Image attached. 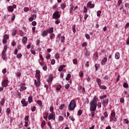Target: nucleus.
<instances>
[{
	"instance_id": "f257e3e1",
	"label": "nucleus",
	"mask_w": 129,
	"mask_h": 129,
	"mask_svg": "<svg viewBox=\"0 0 129 129\" xmlns=\"http://www.w3.org/2000/svg\"><path fill=\"white\" fill-rule=\"evenodd\" d=\"M97 101H98V98L95 96L93 100L90 102V110L92 118L94 117V114H95V110H96V107H97Z\"/></svg>"
},
{
	"instance_id": "f03ea898",
	"label": "nucleus",
	"mask_w": 129,
	"mask_h": 129,
	"mask_svg": "<svg viewBox=\"0 0 129 129\" xmlns=\"http://www.w3.org/2000/svg\"><path fill=\"white\" fill-rule=\"evenodd\" d=\"M75 107H76V102L74 100H72L68 106V109L69 110L72 111L74 110Z\"/></svg>"
},
{
	"instance_id": "7ed1b4c3",
	"label": "nucleus",
	"mask_w": 129,
	"mask_h": 129,
	"mask_svg": "<svg viewBox=\"0 0 129 129\" xmlns=\"http://www.w3.org/2000/svg\"><path fill=\"white\" fill-rule=\"evenodd\" d=\"M59 18H60L59 12L56 11L52 15V19H59Z\"/></svg>"
},
{
	"instance_id": "20e7f679",
	"label": "nucleus",
	"mask_w": 129,
	"mask_h": 129,
	"mask_svg": "<svg viewBox=\"0 0 129 129\" xmlns=\"http://www.w3.org/2000/svg\"><path fill=\"white\" fill-rule=\"evenodd\" d=\"M48 119L49 120H51V119L55 120V112H52L49 115Z\"/></svg>"
},
{
	"instance_id": "39448f33",
	"label": "nucleus",
	"mask_w": 129,
	"mask_h": 129,
	"mask_svg": "<svg viewBox=\"0 0 129 129\" xmlns=\"http://www.w3.org/2000/svg\"><path fill=\"white\" fill-rule=\"evenodd\" d=\"M9 80L7 79L4 80V81L2 83V85L3 87H7L8 86Z\"/></svg>"
},
{
	"instance_id": "423d86ee",
	"label": "nucleus",
	"mask_w": 129,
	"mask_h": 129,
	"mask_svg": "<svg viewBox=\"0 0 129 129\" xmlns=\"http://www.w3.org/2000/svg\"><path fill=\"white\" fill-rule=\"evenodd\" d=\"M102 104L103 106H107V104H108V99H105L103 100Z\"/></svg>"
},
{
	"instance_id": "0eeeda50",
	"label": "nucleus",
	"mask_w": 129,
	"mask_h": 129,
	"mask_svg": "<svg viewBox=\"0 0 129 129\" xmlns=\"http://www.w3.org/2000/svg\"><path fill=\"white\" fill-rule=\"evenodd\" d=\"M92 2L90 1L87 4V8H90V9H93L94 8V4H92Z\"/></svg>"
},
{
	"instance_id": "6e6552de",
	"label": "nucleus",
	"mask_w": 129,
	"mask_h": 129,
	"mask_svg": "<svg viewBox=\"0 0 129 129\" xmlns=\"http://www.w3.org/2000/svg\"><path fill=\"white\" fill-rule=\"evenodd\" d=\"M20 86V91H23V90H26L27 89V87H25V84L24 83H21Z\"/></svg>"
},
{
	"instance_id": "1a4fd4ad",
	"label": "nucleus",
	"mask_w": 129,
	"mask_h": 129,
	"mask_svg": "<svg viewBox=\"0 0 129 129\" xmlns=\"http://www.w3.org/2000/svg\"><path fill=\"white\" fill-rule=\"evenodd\" d=\"M40 71L37 70L36 73L35 74V77L37 79H40L41 78V75H40Z\"/></svg>"
},
{
	"instance_id": "9d476101",
	"label": "nucleus",
	"mask_w": 129,
	"mask_h": 129,
	"mask_svg": "<svg viewBox=\"0 0 129 129\" xmlns=\"http://www.w3.org/2000/svg\"><path fill=\"white\" fill-rule=\"evenodd\" d=\"M34 83L36 87H39L40 86L41 83L40 82V79H37V80H35Z\"/></svg>"
},
{
	"instance_id": "9b49d317",
	"label": "nucleus",
	"mask_w": 129,
	"mask_h": 129,
	"mask_svg": "<svg viewBox=\"0 0 129 129\" xmlns=\"http://www.w3.org/2000/svg\"><path fill=\"white\" fill-rule=\"evenodd\" d=\"M42 37H46V36H48V31L47 30H43L41 34Z\"/></svg>"
},
{
	"instance_id": "f8f14e48",
	"label": "nucleus",
	"mask_w": 129,
	"mask_h": 129,
	"mask_svg": "<svg viewBox=\"0 0 129 129\" xmlns=\"http://www.w3.org/2000/svg\"><path fill=\"white\" fill-rule=\"evenodd\" d=\"M47 32V33H49V34H52L53 32H54V29H53V27L50 28L48 30H46Z\"/></svg>"
},
{
	"instance_id": "ddd939ff",
	"label": "nucleus",
	"mask_w": 129,
	"mask_h": 129,
	"mask_svg": "<svg viewBox=\"0 0 129 129\" xmlns=\"http://www.w3.org/2000/svg\"><path fill=\"white\" fill-rule=\"evenodd\" d=\"M8 12H14V7H13V6H9L8 8Z\"/></svg>"
},
{
	"instance_id": "4468645a",
	"label": "nucleus",
	"mask_w": 129,
	"mask_h": 129,
	"mask_svg": "<svg viewBox=\"0 0 129 129\" xmlns=\"http://www.w3.org/2000/svg\"><path fill=\"white\" fill-rule=\"evenodd\" d=\"M107 61V58L106 57L104 58L103 60H102V65H105V63H106Z\"/></svg>"
},
{
	"instance_id": "2eb2a0df",
	"label": "nucleus",
	"mask_w": 129,
	"mask_h": 129,
	"mask_svg": "<svg viewBox=\"0 0 129 129\" xmlns=\"http://www.w3.org/2000/svg\"><path fill=\"white\" fill-rule=\"evenodd\" d=\"M64 108H65V104H62L59 107V109H60V110H63V109H64Z\"/></svg>"
},
{
	"instance_id": "dca6fc26",
	"label": "nucleus",
	"mask_w": 129,
	"mask_h": 129,
	"mask_svg": "<svg viewBox=\"0 0 129 129\" xmlns=\"http://www.w3.org/2000/svg\"><path fill=\"white\" fill-rule=\"evenodd\" d=\"M84 54L86 57H88L90 55V54L89 53V51H87V50H86V51H84Z\"/></svg>"
},
{
	"instance_id": "f3484780",
	"label": "nucleus",
	"mask_w": 129,
	"mask_h": 129,
	"mask_svg": "<svg viewBox=\"0 0 129 129\" xmlns=\"http://www.w3.org/2000/svg\"><path fill=\"white\" fill-rule=\"evenodd\" d=\"M96 82L98 83V85L99 86H100V85H101V80L99 78H98L96 79Z\"/></svg>"
},
{
	"instance_id": "a211bd4d",
	"label": "nucleus",
	"mask_w": 129,
	"mask_h": 129,
	"mask_svg": "<svg viewBox=\"0 0 129 129\" xmlns=\"http://www.w3.org/2000/svg\"><path fill=\"white\" fill-rule=\"evenodd\" d=\"M7 50H8V46H7V45H5L4 46V49L2 51V52L6 53V52L7 51Z\"/></svg>"
},
{
	"instance_id": "6ab92c4d",
	"label": "nucleus",
	"mask_w": 129,
	"mask_h": 129,
	"mask_svg": "<svg viewBox=\"0 0 129 129\" xmlns=\"http://www.w3.org/2000/svg\"><path fill=\"white\" fill-rule=\"evenodd\" d=\"M65 8H66V3H64L61 4L60 9H61V10H64Z\"/></svg>"
},
{
	"instance_id": "aec40b11",
	"label": "nucleus",
	"mask_w": 129,
	"mask_h": 129,
	"mask_svg": "<svg viewBox=\"0 0 129 129\" xmlns=\"http://www.w3.org/2000/svg\"><path fill=\"white\" fill-rule=\"evenodd\" d=\"M115 59H119V53L116 52L115 54Z\"/></svg>"
},
{
	"instance_id": "412c9836",
	"label": "nucleus",
	"mask_w": 129,
	"mask_h": 129,
	"mask_svg": "<svg viewBox=\"0 0 129 129\" xmlns=\"http://www.w3.org/2000/svg\"><path fill=\"white\" fill-rule=\"evenodd\" d=\"M2 54L3 60H6V57H7V54H6V52H2Z\"/></svg>"
},
{
	"instance_id": "4be33fe9",
	"label": "nucleus",
	"mask_w": 129,
	"mask_h": 129,
	"mask_svg": "<svg viewBox=\"0 0 129 129\" xmlns=\"http://www.w3.org/2000/svg\"><path fill=\"white\" fill-rule=\"evenodd\" d=\"M73 9H74V6L72 4L70 5V13H72V12H73Z\"/></svg>"
},
{
	"instance_id": "5701e85b",
	"label": "nucleus",
	"mask_w": 129,
	"mask_h": 129,
	"mask_svg": "<svg viewBox=\"0 0 129 129\" xmlns=\"http://www.w3.org/2000/svg\"><path fill=\"white\" fill-rule=\"evenodd\" d=\"M27 41H28V38L27 37H24L22 39V42L23 43H27Z\"/></svg>"
},
{
	"instance_id": "b1692460",
	"label": "nucleus",
	"mask_w": 129,
	"mask_h": 129,
	"mask_svg": "<svg viewBox=\"0 0 129 129\" xmlns=\"http://www.w3.org/2000/svg\"><path fill=\"white\" fill-rule=\"evenodd\" d=\"M70 78H71V74H68L66 78V80L67 81H69V80H70Z\"/></svg>"
},
{
	"instance_id": "393cba45",
	"label": "nucleus",
	"mask_w": 129,
	"mask_h": 129,
	"mask_svg": "<svg viewBox=\"0 0 129 129\" xmlns=\"http://www.w3.org/2000/svg\"><path fill=\"white\" fill-rule=\"evenodd\" d=\"M48 115H49V114L48 113V112H46L44 114V115L43 116V118H44V119H48Z\"/></svg>"
},
{
	"instance_id": "a878e982",
	"label": "nucleus",
	"mask_w": 129,
	"mask_h": 129,
	"mask_svg": "<svg viewBox=\"0 0 129 129\" xmlns=\"http://www.w3.org/2000/svg\"><path fill=\"white\" fill-rule=\"evenodd\" d=\"M3 37H4V39H5V40H9V35L8 34H5Z\"/></svg>"
},
{
	"instance_id": "bb28decb",
	"label": "nucleus",
	"mask_w": 129,
	"mask_h": 129,
	"mask_svg": "<svg viewBox=\"0 0 129 129\" xmlns=\"http://www.w3.org/2000/svg\"><path fill=\"white\" fill-rule=\"evenodd\" d=\"M50 38L51 40H53L55 38V34L54 33L50 34Z\"/></svg>"
},
{
	"instance_id": "cd10ccee",
	"label": "nucleus",
	"mask_w": 129,
	"mask_h": 129,
	"mask_svg": "<svg viewBox=\"0 0 129 129\" xmlns=\"http://www.w3.org/2000/svg\"><path fill=\"white\" fill-rule=\"evenodd\" d=\"M123 87L124 88H128V85L126 83H124L123 84Z\"/></svg>"
},
{
	"instance_id": "c85d7f7f",
	"label": "nucleus",
	"mask_w": 129,
	"mask_h": 129,
	"mask_svg": "<svg viewBox=\"0 0 129 129\" xmlns=\"http://www.w3.org/2000/svg\"><path fill=\"white\" fill-rule=\"evenodd\" d=\"M107 97V95H104L103 96H100V99H104V98H106Z\"/></svg>"
},
{
	"instance_id": "c756f323",
	"label": "nucleus",
	"mask_w": 129,
	"mask_h": 129,
	"mask_svg": "<svg viewBox=\"0 0 129 129\" xmlns=\"http://www.w3.org/2000/svg\"><path fill=\"white\" fill-rule=\"evenodd\" d=\"M99 86L100 88H101V89H104V90H105V89H106V88H107L106 87V86H101V85H100V86Z\"/></svg>"
},
{
	"instance_id": "7c9ffc66",
	"label": "nucleus",
	"mask_w": 129,
	"mask_h": 129,
	"mask_svg": "<svg viewBox=\"0 0 129 129\" xmlns=\"http://www.w3.org/2000/svg\"><path fill=\"white\" fill-rule=\"evenodd\" d=\"M5 99L3 98L1 101V105L3 106L4 104H5Z\"/></svg>"
},
{
	"instance_id": "2f4dec72",
	"label": "nucleus",
	"mask_w": 129,
	"mask_h": 129,
	"mask_svg": "<svg viewBox=\"0 0 129 129\" xmlns=\"http://www.w3.org/2000/svg\"><path fill=\"white\" fill-rule=\"evenodd\" d=\"M16 34H17V30H13L12 33V36H16Z\"/></svg>"
},
{
	"instance_id": "473e14b6",
	"label": "nucleus",
	"mask_w": 129,
	"mask_h": 129,
	"mask_svg": "<svg viewBox=\"0 0 129 129\" xmlns=\"http://www.w3.org/2000/svg\"><path fill=\"white\" fill-rule=\"evenodd\" d=\"M72 28H73V33H76V25H73Z\"/></svg>"
},
{
	"instance_id": "72a5a7b5",
	"label": "nucleus",
	"mask_w": 129,
	"mask_h": 129,
	"mask_svg": "<svg viewBox=\"0 0 129 129\" xmlns=\"http://www.w3.org/2000/svg\"><path fill=\"white\" fill-rule=\"evenodd\" d=\"M32 101H33V97H29L28 98V102H29V103H31L32 102Z\"/></svg>"
},
{
	"instance_id": "f704fd0d",
	"label": "nucleus",
	"mask_w": 129,
	"mask_h": 129,
	"mask_svg": "<svg viewBox=\"0 0 129 129\" xmlns=\"http://www.w3.org/2000/svg\"><path fill=\"white\" fill-rule=\"evenodd\" d=\"M81 114H82V110L80 109L78 112V115H79V116H80V115H81Z\"/></svg>"
},
{
	"instance_id": "c9c22d12",
	"label": "nucleus",
	"mask_w": 129,
	"mask_h": 129,
	"mask_svg": "<svg viewBox=\"0 0 129 129\" xmlns=\"http://www.w3.org/2000/svg\"><path fill=\"white\" fill-rule=\"evenodd\" d=\"M47 82H52V81H53V78L52 77H49L47 80Z\"/></svg>"
},
{
	"instance_id": "e433bc0d",
	"label": "nucleus",
	"mask_w": 129,
	"mask_h": 129,
	"mask_svg": "<svg viewBox=\"0 0 129 129\" xmlns=\"http://www.w3.org/2000/svg\"><path fill=\"white\" fill-rule=\"evenodd\" d=\"M112 120H113V121H114L115 122H116V121H117V118L115 116L112 117Z\"/></svg>"
},
{
	"instance_id": "4c0bfd02",
	"label": "nucleus",
	"mask_w": 129,
	"mask_h": 129,
	"mask_svg": "<svg viewBox=\"0 0 129 129\" xmlns=\"http://www.w3.org/2000/svg\"><path fill=\"white\" fill-rule=\"evenodd\" d=\"M45 124H46V121H45V120H43L42 121V125H41L42 128H43V127H44V125H45Z\"/></svg>"
},
{
	"instance_id": "58836bf2",
	"label": "nucleus",
	"mask_w": 129,
	"mask_h": 129,
	"mask_svg": "<svg viewBox=\"0 0 129 129\" xmlns=\"http://www.w3.org/2000/svg\"><path fill=\"white\" fill-rule=\"evenodd\" d=\"M55 63H56V61L55 60V59H52L51 60V65H54L55 64Z\"/></svg>"
},
{
	"instance_id": "ea45409f",
	"label": "nucleus",
	"mask_w": 129,
	"mask_h": 129,
	"mask_svg": "<svg viewBox=\"0 0 129 129\" xmlns=\"http://www.w3.org/2000/svg\"><path fill=\"white\" fill-rule=\"evenodd\" d=\"M97 106L98 107V108H100L101 107V103L98 102V103H97Z\"/></svg>"
},
{
	"instance_id": "a19ab883",
	"label": "nucleus",
	"mask_w": 129,
	"mask_h": 129,
	"mask_svg": "<svg viewBox=\"0 0 129 129\" xmlns=\"http://www.w3.org/2000/svg\"><path fill=\"white\" fill-rule=\"evenodd\" d=\"M45 58L48 59H50L51 58V55L50 54H47Z\"/></svg>"
},
{
	"instance_id": "79ce46f5",
	"label": "nucleus",
	"mask_w": 129,
	"mask_h": 129,
	"mask_svg": "<svg viewBox=\"0 0 129 129\" xmlns=\"http://www.w3.org/2000/svg\"><path fill=\"white\" fill-rule=\"evenodd\" d=\"M53 110H54V107L53 106L50 107V112L53 113V112H54Z\"/></svg>"
},
{
	"instance_id": "37998d69",
	"label": "nucleus",
	"mask_w": 129,
	"mask_h": 129,
	"mask_svg": "<svg viewBox=\"0 0 129 129\" xmlns=\"http://www.w3.org/2000/svg\"><path fill=\"white\" fill-rule=\"evenodd\" d=\"M63 119H64V118H63V117L62 116H59L58 120L59 121H62Z\"/></svg>"
},
{
	"instance_id": "c03bdc74",
	"label": "nucleus",
	"mask_w": 129,
	"mask_h": 129,
	"mask_svg": "<svg viewBox=\"0 0 129 129\" xmlns=\"http://www.w3.org/2000/svg\"><path fill=\"white\" fill-rule=\"evenodd\" d=\"M84 13H85V14L87 13V8L85 6L84 7Z\"/></svg>"
},
{
	"instance_id": "a18cd8bd",
	"label": "nucleus",
	"mask_w": 129,
	"mask_h": 129,
	"mask_svg": "<svg viewBox=\"0 0 129 129\" xmlns=\"http://www.w3.org/2000/svg\"><path fill=\"white\" fill-rule=\"evenodd\" d=\"M73 63L75 64V65H77L78 62H77V59L76 58L73 60Z\"/></svg>"
},
{
	"instance_id": "49530a36",
	"label": "nucleus",
	"mask_w": 129,
	"mask_h": 129,
	"mask_svg": "<svg viewBox=\"0 0 129 129\" xmlns=\"http://www.w3.org/2000/svg\"><path fill=\"white\" fill-rule=\"evenodd\" d=\"M95 67L96 68V71H97V69L99 68V64L98 63H96L95 65Z\"/></svg>"
},
{
	"instance_id": "de8ad7c7",
	"label": "nucleus",
	"mask_w": 129,
	"mask_h": 129,
	"mask_svg": "<svg viewBox=\"0 0 129 129\" xmlns=\"http://www.w3.org/2000/svg\"><path fill=\"white\" fill-rule=\"evenodd\" d=\"M55 59H59V58H60V56H59V54L56 53L55 55Z\"/></svg>"
},
{
	"instance_id": "09e8293b",
	"label": "nucleus",
	"mask_w": 129,
	"mask_h": 129,
	"mask_svg": "<svg viewBox=\"0 0 129 129\" xmlns=\"http://www.w3.org/2000/svg\"><path fill=\"white\" fill-rule=\"evenodd\" d=\"M20 36H21V37H24V32H23V31L20 30Z\"/></svg>"
},
{
	"instance_id": "8fccbe9b",
	"label": "nucleus",
	"mask_w": 129,
	"mask_h": 129,
	"mask_svg": "<svg viewBox=\"0 0 129 129\" xmlns=\"http://www.w3.org/2000/svg\"><path fill=\"white\" fill-rule=\"evenodd\" d=\"M69 118L72 120V121H74V120H75V118H74V117H73V116H70L69 117Z\"/></svg>"
},
{
	"instance_id": "3c124183",
	"label": "nucleus",
	"mask_w": 129,
	"mask_h": 129,
	"mask_svg": "<svg viewBox=\"0 0 129 129\" xmlns=\"http://www.w3.org/2000/svg\"><path fill=\"white\" fill-rule=\"evenodd\" d=\"M64 39H65V37H64V36H61V37L60 40H61V43H63L64 42Z\"/></svg>"
},
{
	"instance_id": "603ef678",
	"label": "nucleus",
	"mask_w": 129,
	"mask_h": 129,
	"mask_svg": "<svg viewBox=\"0 0 129 129\" xmlns=\"http://www.w3.org/2000/svg\"><path fill=\"white\" fill-rule=\"evenodd\" d=\"M63 70V67L62 66H59V68H58V71L59 72H61V71H62Z\"/></svg>"
},
{
	"instance_id": "864d4df0",
	"label": "nucleus",
	"mask_w": 129,
	"mask_h": 129,
	"mask_svg": "<svg viewBox=\"0 0 129 129\" xmlns=\"http://www.w3.org/2000/svg\"><path fill=\"white\" fill-rule=\"evenodd\" d=\"M101 14V11H98L97 12V15L98 17H100V14Z\"/></svg>"
},
{
	"instance_id": "5fc2aeb1",
	"label": "nucleus",
	"mask_w": 129,
	"mask_h": 129,
	"mask_svg": "<svg viewBox=\"0 0 129 129\" xmlns=\"http://www.w3.org/2000/svg\"><path fill=\"white\" fill-rule=\"evenodd\" d=\"M97 56H98V54H97V52H95L94 53V58H95V59H96V58H97Z\"/></svg>"
},
{
	"instance_id": "6e6d98bb",
	"label": "nucleus",
	"mask_w": 129,
	"mask_h": 129,
	"mask_svg": "<svg viewBox=\"0 0 129 129\" xmlns=\"http://www.w3.org/2000/svg\"><path fill=\"white\" fill-rule=\"evenodd\" d=\"M79 76L80 77H83V72H82V71H80Z\"/></svg>"
},
{
	"instance_id": "4d7b16f0",
	"label": "nucleus",
	"mask_w": 129,
	"mask_h": 129,
	"mask_svg": "<svg viewBox=\"0 0 129 129\" xmlns=\"http://www.w3.org/2000/svg\"><path fill=\"white\" fill-rule=\"evenodd\" d=\"M120 102L121 103H123V102H124V99L123 98H121L120 99Z\"/></svg>"
},
{
	"instance_id": "13d9d810",
	"label": "nucleus",
	"mask_w": 129,
	"mask_h": 129,
	"mask_svg": "<svg viewBox=\"0 0 129 129\" xmlns=\"http://www.w3.org/2000/svg\"><path fill=\"white\" fill-rule=\"evenodd\" d=\"M70 87V85L69 84H68L65 85V88L66 89H68Z\"/></svg>"
},
{
	"instance_id": "bf43d9fd",
	"label": "nucleus",
	"mask_w": 129,
	"mask_h": 129,
	"mask_svg": "<svg viewBox=\"0 0 129 129\" xmlns=\"http://www.w3.org/2000/svg\"><path fill=\"white\" fill-rule=\"evenodd\" d=\"M37 103L39 105H42V101L41 100H38L37 101Z\"/></svg>"
},
{
	"instance_id": "052dcab7",
	"label": "nucleus",
	"mask_w": 129,
	"mask_h": 129,
	"mask_svg": "<svg viewBox=\"0 0 129 129\" xmlns=\"http://www.w3.org/2000/svg\"><path fill=\"white\" fill-rule=\"evenodd\" d=\"M62 86L61 85H58L56 87L57 90H60Z\"/></svg>"
},
{
	"instance_id": "680f3d73",
	"label": "nucleus",
	"mask_w": 129,
	"mask_h": 129,
	"mask_svg": "<svg viewBox=\"0 0 129 129\" xmlns=\"http://www.w3.org/2000/svg\"><path fill=\"white\" fill-rule=\"evenodd\" d=\"M6 112L8 114H10V112H11V109L10 108H8L6 110Z\"/></svg>"
},
{
	"instance_id": "e2e57ef3",
	"label": "nucleus",
	"mask_w": 129,
	"mask_h": 129,
	"mask_svg": "<svg viewBox=\"0 0 129 129\" xmlns=\"http://www.w3.org/2000/svg\"><path fill=\"white\" fill-rule=\"evenodd\" d=\"M29 8H28V7H25L24 9V12H29Z\"/></svg>"
},
{
	"instance_id": "0e129e2a",
	"label": "nucleus",
	"mask_w": 129,
	"mask_h": 129,
	"mask_svg": "<svg viewBox=\"0 0 129 129\" xmlns=\"http://www.w3.org/2000/svg\"><path fill=\"white\" fill-rule=\"evenodd\" d=\"M55 24L58 25V24H60V20L57 19V20L55 22Z\"/></svg>"
},
{
	"instance_id": "69168bd1",
	"label": "nucleus",
	"mask_w": 129,
	"mask_h": 129,
	"mask_svg": "<svg viewBox=\"0 0 129 129\" xmlns=\"http://www.w3.org/2000/svg\"><path fill=\"white\" fill-rule=\"evenodd\" d=\"M104 115L105 117H107V116H108V114L106 111L104 112Z\"/></svg>"
},
{
	"instance_id": "338daca9",
	"label": "nucleus",
	"mask_w": 129,
	"mask_h": 129,
	"mask_svg": "<svg viewBox=\"0 0 129 129\" xmlns=\"http://www.w3.org/2000/svg\"><path fill=\"white\" fill-rule=\"evenodd\" d=\"M128 27H129V23H127L126 24L124 28H125V29H127V28H128Z\"/></svg>"
},
{
	"instance_id": "774afa93",
	"label": "nucleus",
	"mask_w": 129,
	"mask_h": 129,
	"mask_svg": "<svg viewBox=\"0 0 129 129\" xmlns=\"http://www.w3.org/2000/svg\"><path fill=\"white\" fill-rule=\"evenodd\" d=\"M17 58H21V57H22V54H21V53H18V54L17 55Z\"/></svg>"
}]
</instances>
